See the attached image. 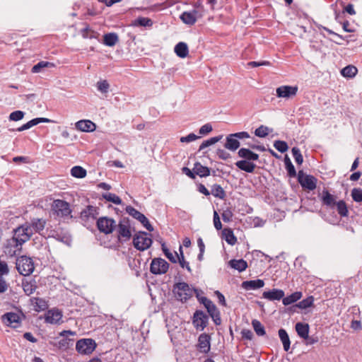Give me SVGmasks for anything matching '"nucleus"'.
I'll return each mask as SVG.
<instances>
[{
    "label": "nucleus",
    "mask_w": 362,
    "mask_h": 362,
    "mask_svg": "<svg viewBox=\"0 0 362 362\" xmlns=\"http://www.w3.org/2000/svg\"><path fill=\"white\" fill-rule=\"evenodd\" d=\"M52 237L67 245H69L71 242V235L67 232H64L62 230H54L53 232Z\"/></svg>",
    "instance_id": "nucleus-32"
},
{
    "label": "nucleus",
    "mask_w": 362,
    "mask_h": 362,
    "mask_svg": "<svg viewBox=\"0 0 362 362\" xmlns=\"http://www.w3.org/2000/svg\"><path fill=\"white\" fill-rule=\"evenodd\" d=\"M62 315L58 310H49L46 315L45 321L51 324H57L62 319Z\"/></svg>",
    "instance_id": "nucleus-34"
},
{
    "label": "nucleus",
    "mask_w": 362,
    "mask_h": 362,
    "mask_svg": "<svg viewBox=\"0 0 362 362\" xmlns=\"http://www.w3.org/2000/svg\"><path fill=\"white\" fill-rule=\"evenodd\" d=\"M278 334L279 339L283 344L284 351H288L290 349L291 341L287 332L284 329L281 328L279 330Z\"/></svg>",
    "instance_id": "nucleus-33"
},
{
    "label": "nucleus",
    "mask_w": 362,
    "mask_h": 362,
    "mask_svg": "<svg viewBox=\"0 0 362 362\" xmlns=\"http://www.w3.org/2000/svg\"><path fill=\"white\" fill-rule=\"evenodd\" d=\"M322 205H325L330 209H334L337 202L335 196L331 194L327 189H324L322 192L320 197Z\"/></svg>",
    "instance_id": "nucleus-21"
},
{
    "label": "nucleus",
    "mask_w": 362,
    "mask_h": 362,
    "mask_svg": "<svg viewBox=\"0 0 362 362\" xmlns=\"http://www.w3.org/2000/svg\"><path fill=\"white\" fill-rule=\"evenodd\" d=\"M222 137H223V136L220 135L218 136L211 137L206 141H204L202 143V144L199 146V151H202V150L204 149L205 148L217 143L218 141H219L221 139Z\"/></svg>",
    "instance_id": "nucleus-49"
},
{
    "label": "nucleus",
    "mask_w": 362,
    "mask_h": 362,
    "mask_svg": "<svg viewBox=\"0 0 362 362\" xmlns=\"http://www.w3.org/2000/svg\"><path fill=\"white\" fill-rule=\"evenodd\" d=\"M81 35L84 38H96L98 35V33L91 30L89 25H86L84 28L81 30Z\"/></svg>",
    "instance_id": "nucleus-48"
},
{
    "label": "nucleus",
    "mask_w": 362,
    "mask_h": 362,
    "mask_svg": "<svg viewBox=\"0 0 362 362\" xmlns=\"http://www.w3.org/2000/svg\"><path fill=\"white\" fill-rule=\"evenodd\" d=\"M95 341L92 339H82L78 340L76 344V351L82 354H90L95 349Z\"/></svg>",
    "instance_id": "nucleus-11"
},
{
    "label": "nucleus",
    "mask_w": 362,
    "mask_h": 362,
    "mask_svg": "<svg viewBox=\"0 0 362 362\" xmlns=\"http://www.w3.org/2000/svg\"><path fill=\"white\" fill-rule=\"evenodd\" d=\"M269 133V129L267 127L261 125L258 128H257L255 131V136L260 137V138H264L267 136H268Z\"/></svg>",
    "instance_id": "nucleus-51"
},
{
    "label": "nucleus",
    "mask_w": 362,
    "mask_h": 362,
    "mask_svg": "<svg viewBox=\"0 0 362 362\" xmlns=\"http://www.w3.org/2000/svg\"><path fill=\"white\" fill-rule=\"evenodd\" d=\"M76 127L82 132H92L95 131L96 125L90 120H80L76 123Z\"/></svg>",
    "instance_id": "nucleus-23"
},
{
    "label": "nucleus",
    "mask_w": 362,
    "mask_h": 362,
    "mask_svg": "<svg viewBox=\"0 0 362 362\" xmlns=\"http://www.w3.org/2000/svg\"><path fill=\"white\" fill-rule=\"evenodd\" d=\"M52 211L54 216L59 218H71L70 204L64 200L56 199L52 204Z\"/></svg>",
    "instance_id": "nucleus-3"
},
{
    "label": "nucleus",
    "mask_w": 362,
    "mask_h": 362,
    "mask_svg": "<svg viewBox=\"0 0 362 362\" xmlns=\"http://www.w3.org/2000/svg\"><path fill=\"white\" fill-rule=\"evenodd\" d=\"M313 302L314 298L313 296H310L306 298L305 299H303V300L300 301L298 303L291 306L290 308V310L293 312H296L297 308L306 309L308 308L311 307L313 305Z\"/></svg>",
    "instance_id": "nucleus-29"
},
{
    "label": "nucleus",
    "mask_w": 362,
    "mask_h": 362,
    "mask_svg": "<svg viewBox=\"0 0 362 362\" xmlns=\"http://www.w3.org/2000/svg\"><path fill=\"white\" fill-rule=\"evenodd\" d=\"M16 264L18 272L23 276L30 275L35 269L33 259L27 256L18 257Z\"/></svg>",
    "instance_id": "nucleus-5"
},
{
    "label": "nucleus",
    "mask_w": 362,
    "mask_h": 362,
    "mask_svg": "<svg viewBox=\"0 0 362 362\" xmlns=\"http://www.w3.org/2000/svg\"><path fill=\"white\" fill-rule=\"evenodd\" d=\"M24 115H25L24 112H23L21 110H16L14 112H12L9 115V119L11 121L17 122V121L22 119L23 118Z\"/></svg>",
    "instance_id": "nucleus-54"
},
{
    "label": "nucleus",
    "mask_w": 362,
    "mask_h": 362,
    "mask_svg": "<svg viewBox=\"0 0 362 362\" xmlns=\"http://www.w3.org/2000/svg\"><path fill=\"white\" fill-rule=\"evenodd\" d=\"M196 290L186 282H177L174 284L173 292L177 300L185 303L193 296Z\"/></svg>",
    "instance_id": "nucleus-2"
},
{
    "label": "nucleus",
    "mask_w": 362,
    "mask_h": 362,
    "mask_svg": "<svg viewBox=\"0 0 362 362\" xmlns=\"http://www.w3.org/2000/svg\"><path fill=\"white\" fill-rule=\"evenodd\" d=\"M209 317L202 310H197L193 315L192 323L199 330H203L208 325Z\"/></svg>",
    "instance_id": "nucleus-14"
},
{
    "label": "nucleus",
    "mask_w": 362,
    "mask_h": 362,
    "mask_svg": "<svg viewBox=\"0 0 362 362\" xmlns=\"http://www.w3.org/2000/svg\"><path fill=\"white\" fill-rule=\"evenodd\" d=\"M198 11L193 9L191 11H184L180 18L185 24L193 25L197 22V18L201 16V15L198 16Z\"/></svg>",
    "instance_id": "nucleus-19"
},
{
    "label": "nucleus",
    "mask_w": 362,
    "mask_h": 362,
    "mask_svg": "<svg viewBox=\"0 0 362 362\" xmlns=\"http://www.w3.org/2000/svg\"><path fill=\"white\" fill-rule=\"evenodd\" d=\"M298 86H281L276 88V96L278 98H290L296 95Z\"/></svg>",
    "instance_id": "nucleus-15"
},
{
    "label": "nucleus",
    "mask_w": 362,
    "mask_h": 362,
    "mask_svg": "<svg viewBox=\"0 0 362 362\" xmlns=\"http://www.w3.org/2000/svg\"><path fill=\"white\" fill-rule=\"evenodd\" d=\"M117 225L118 239L124 240H129L132 237V232L129 218H123Z\"/></svg>",
    "instance_id": "nucleus-9"
},
{
    "label": "nucleus",
    "mask_w": 362,
    "mask_h": 362,
    "mask_svg": "<svg viewBox=\"0 0 362 362\" xmlns=\"http://www.w3.org/2000/svg\"><path fill=\"white\" fill-rule=\"evenodd\" d=\"M32 232L30 228H28L26 224H24L14 229L12 238L18 240L23 245V243L30 240Z\"/></svg>",
    "instance_id": "nucleus-12"
},
{
    "label": "nucleus",
    "mask_w": 362,
    "mask_h": 362,
    "mask_svg": "<svg viewBox=\"0 0 362 362\" xmlns=\"http://www.w3.org/2000/svg\"><path fill=\"white\" fill-rule=\"evenodd\" d=\"M98 214V209L97 207L89 205L81 211L80 214V218L82 221L86 223L90 220L96 219Z\"/></svg>",
    "instance_id": "nucleus-16"
},
{
    "label": "nucleus",
    "mask_w": 362,
    "mask_h": 362,
    "mask_svg": "<svg viewBox=\"0 0 362 362\" xmlns=\"http://www.w3.org/2000/svg\"><path fill=\"white\" fill-rule=\"evenodd\" d=\"M357 72V68L353 65H348L341 70V74L345 78H353Z\"/></svg>",
    "instance_id": "nucleus-41"
},
{
    "label": "nucleus",
    "mask_w": 362,
    "mask_h": 362,
    "mask_svg": "<svg viewBox=\"0 0 362 362\" xmlns=\"http://www.w3.org/2000/svg\"><path fill=\"white\" fill-rule=\"evenodd\" d=\"M274 146L281 153L286 152L288 148L287 143L281 140L275 141L274 143Z\"/></svg>",
    "instance_id": "nucleus-53"
},
{
    "label": "nucleus",
    "mask_w": 362,
    "mask_h": 362,
    "mask_svg": "<svg viewBox=\"0 0 362 362\" xmlns=\"http://www.w3.org/2000/svg\"><path fill=\"white\" fill-rule=\"evenodd\" d=\"M264 286V282L262 279L245 281L242 284V287L245 290H255L262 288Z\"/></svg>",
    "instance_id": "nucleus-26"
},
{
    "label": "nucleus",
    "mask_w": 362,
    "mask_h": 362,
    "mask_svg": "<svg viewBox=\"0 0 362 362\" xmlns=\"http://www.w3.org/2000/svg\"><path fill=\"white\" fill-rule=\"evenodd\" d=\"M134 26L151 27L153 21L151 19L145 17H139L133 23Z\"/></svg>",
    "instance_id": "nucleus-44"
},
{
    "label": "nucleus",
    "mask_w": 362,
    "mask_h": 362,
    "mask_svg": "<svg viewBox=\"0 0 362 362\" xmlns=\"http://www.w3.org/2000/svg\"><path fill=\"white\" fill-rule=\"evenodd\" d=\"M49 122H50V119H49L47 118H44V117L35 118V119H33L30 121L28 122L27 123L24 124L21 127H18L16 130L18 132H22V131L31 128L32 127L35 126L40 123H42V122L47 123Z\"/></svg>",
    "instance_id": "nucleus-25"
},
{
    "label": "nucleus",
    "mask_w": 362,
    "mask_h": 362,
    "mask_svg": "<svg viewBox=\"0 0 362 362\" xmlns=\"http://www.w3.org/2000/svg\"><path fill=\"white\" fill-rule=\"evenodd\" d=\"M35 300V307L37 310H44L46 309L47 304L45 300L40 298H36Z\"/></svg>",
    "instance_id": "nucleus-60"
},
{
    "label": "nucleus",
    "mask_w": 362,
    "mask_h": 362,
    "mask_svg": "<svg viewBox=\"0 0 362 362\" xmlns=\"http://www.w3.org/2000/svg\"><path fill=\"white\" fill-rule=\"evenodd\" d=\"M28 228H30L32 235L34 233H40L44 230L46 225V220L43 218H34L31 219L30 223H26Z\"/></svg>",
    "instance_id": "nucleus-20"
},
{
    "label": "nucleus",
    "mask_w": 362,
    "mask_h": 362,
    "mask_svg": "<svg viewBox=\"0 0 362 362\" xmlns=\"http://www.w3.org/2000/svg\"><path fill=\"white\" fill-rule=\"evenodd\" d=\"M8 272L9 269L7 263L0 260V276L6 275Z\"/></svg>",
    "instance_id": "nucleus-62"
},
{
    "label": "nucleus",
    "mask_w": 362,
    "mask_h": 362,
    "mask_svg": "<svg viewBox=\"0 0 362 362\" xmlns=\"http://www.w3.org/2000/svg\"><path fill=\"white\" fill-rule=\"evenodd\" d=\"M54 66H55L54 64H53L52 62L41 61L33 66L32 72L33 73H40V72L42 71V70L44 69L53 68Z\"/></svg>",
    "instance_id": "nucleus-40"
},
{
    "label": "nucleus",
    "mask_w": 362,
    "mask_h": 362,
    "mask_svg": "<svg viewBox=\"0 0 362 362\" xmlns=\"http://www.w3.org/2000/svg\"><path fill=\"white\" fill-rule=\"evenodd\" d=\"M22 285L24 292L28 296L33 293L37 288L36 281L35 280L23 281Z\"/></svg>",
    "instance_id": "nucleus-39"
},
{
    "label": "nucleus",
    "mask_w": 362,
    "mask_h": 362,
    "mask_svg": "<svg viewBox=\"0 0 362 362\" xmlns=\"http://www.w3.org/2000/svg\"><path fill=\"white\" fill-rule=\"evenodd\" d=\"M117 226L116 221L112 218L108 216L100 217L96 222L98 230L105 235L112 233L117 228Z\"/></svg>",
    "instance_id": "nucleus-4"
},
{
    "label": "nucleus",
    "mask_w": 362,
    "mask_h": 362,
    "mask_svg": "<svg viewBox=\"0 0 362 362\" xmlns=\"http://www.w3.org/2000/svg\"><path fill=\"white\" fill-rule=\"evenodd\" d=\"M262 296L269 300H280L283 299L284 292L283 290L274 288L268 291H264Z\"/></svg>",
    "instance_id": "nucleus-24"
},
{
    "label": "nucleus",
    "mask_w": 362,
    "mask_h": 362,
    "mask_svg": "<svg viewBox=\"0 0 362 362\" xmlns=\"http://www.w3.org/2000/svg\"><path fill=\"white\" fill-rule=\"evenodd\" d=\"M238 155L243 160L237 161L235 163L236 167L246 173H253L257 167L253 161L259 160V155L246 148H240Z\"/></svg>",
    "instance_id": "nucleus-1"
},
{
    "label": "nucleus",
    "mask_w": 362,
    "mask_h": 362,
    "mask_svg": "<svg viewBox=\"0 0 362 362\" xmlns=\"http://www.w3.org/2000/svg\"><path fill=\"white\" fill-rule=\"evenodd\" d=\"M174 50L176 54L181 58L186 57L189 53L187 45L182 42L177 43Z\"/></svg>",
    "instance_id": "nucleus-35"
},
{
    "label": "nucleus",
    "mask_w": 362,
    "mask_h": 362,
    "mask_svg": "<svg viewBox=\"0 0 362 362\" xmlns=\"http://www.w3.org/2000/svg\"><path fill=\"white\" fill-rule=\"evenodd\" d=\"M296 331L301 339L308 338L310 327L307 323L297 322L295 325Z\"/></svg>",
    "instance_id": "nucleus-28"
},
{
    "label": "nucleus",
    "mask_w": 362,
    "mask_h": 362,
    "mask_svg": "<svg viewBox=\"0 0 362 362\" xmlns=\"http://www.w3.org/2000/svg\"><path fill=\"white\" fill-rule=\"evenodd\" d=\"M233 214L230 209H226L221 214L222 219L224 222H230L232 220Z\"/></svg>",
    "instance_id": "nucleus-57"
},
{
    "label": "nucleus",
    "mask_w": 362,
    "mask_h": 362,
    "mask_svg": "<svg viewBox=\"0 0 362 362\" xmlns=\"http://www.w3.org/2000/svg\"><path fill=\"white\" fill-rule=\"evenodd\" d=\"M97 88L101 93H106L108 92L110 85L106 80L100 81L97 83Z\"/></svg>",
    "instance_id": "nucleus-56"
},
{
    "label": "nucleus",
    "mask_w": 362,
    "mask_h": 362,
    "mask_svg": "<svg viewBox=\"0 0 362 362\" xmlns=\"http://www.w3.org/2000/svg\"><path fill=\"white\" fill-rule=\"evenodd\" d=\"M351 197L354 201L356 202H362V189L359 188H354L351 190Z\"/></svg>",
    "instance_id": "nucleus-55"
},
{
    "label": "nucleus",
    "mask_w": 362,
    "mask_h": 362,
    "mask_svg": "<svg viewBox=\"0 0 362 362\" xmlns=\"http://www.w3.org/2000/svg\"><path fill=\"white\" fill-rule=\"evenodd\" d=\"M338 214L341 217H346L349 215V210L346 202L344 200H339L335 204Z\"/></svg>",
    "instance_id": "nucleus-42"
},
{
    "label": "nucleus",
    "mask_w": 362,
    "mask_h": 362,
    "mask_svg": "<svg viewBox=\"0 0 362 362\" xmlns=\"http://www.w3.org/2000/svg\"><path fill=\"white\" fill-rule=\"evenodd\" d=\"M2 321L7 326L13 328L18 327L21 325V317L18 314L15 313H7L2 315Z\"/></svg>",
    "instance_id": "nucleus-17"
},
{
    "label": "nucleus",
    "mask_w": 362,
    "mask_h": 362,
    "mask_svg": "<svg viewBox=\"0 0 362 362\" xmlns=\"http://www.w3.org/2000/svg\"><path fill=\"white\" fill-rule=\"evenodd\" d=\"M211 194L215 197L219 198L221 199H224L226 195V192L224 191L223 187L217 184H215L212 186Z\"/></svg>",
    "instance_id": "nucleus-43"
},
{
    "label": "nucleus",
    "mask_w": 362,
    "mask_h": 362,
    "mask_svg": "<svg viewBox=\"0 0 362 362\" xmlns=\"http://www.w3.org/2000/svg\"><path fill=\"white\" fill-rule=\"evenodd\" d=\"M301 297L302 293L300 291H296L286 297H283L282 303L284 305H288L293 303H296V301L300 300Z\"/></svg>",
    "instance_id": "nucleus-36"
},
{
    "label": "nucleus",
    "mask_w": 362,
    "mask_h": 362,
    "mask_svg": "<svg viewBox=\"0 0 362 362\" xmlns=\"http://www.w3.org/2000/svg\"><path fill=\"white\" fill-rule=\"evenodd\" d=\"M298 182L304 189L313 191L317 187V179L313 175L305 173L303 170H299Z\"/></svg>",
    "instance_id": "nucleus-6"
},
{
    "label": "nucleus",
    "mask_w": 362,
    "mask_h": 362,
    "mask_svg": "<svg viewBox=\"0 0 362 362\" xmlns=\"http://www.w3.org/2000/svg\"><path fill=\"white\" fill-rule=\"evenodd\" d=\"M226 241L230 245H234L237 243V238L235 236L230 228H224L222 231Z\"/></svg>",
    "instance_id": "nucleus-38"
},
{
    "label": "nucleus",
    "mask_w": 362,
    "mask_h": 362,
    "mask_svg": "<svg viewBox=\"0 0 362 362\" xmlns=\"http://www.w3.org/2000/svg\"><path fill=\"white\" fill-rule=\"evenodd\" d=\"M214 224L216 230H221L222 228V224L220 221L218 213L215 211L214 213Z\"/></svg>",
    "instance_id": "nucleus-63"
},
{
    "label": "nucleus",
    "mask_w": 362,
    "mask_h": 362,
    "mask_svg": "<svg viewBox=\"0 0 362 362\" xmlns=\"http://www.w3.org/2000/svg\"><path fill=\"white\" fill-rule=\"evenodd\" d=\"M240 141L230 134L226 136L224 147L230 151H235L240 147Z\"/></svg>",
    "instance_id": "nucleus-27"
},
{
    "label": "nucleus",
    "mask_w": 362,
    "mask_h": 362,
    "mask_svg": "<svg viewBox=\"0 0 362 362\" xmlns=\"http://www.w3.org/2000/svg\"><path fill=\"white\" fill-rule=\"evenodd\" d=\"M193 171L201 177H207L211 174L210 169L208 167L202 165L199 162L194 163Z\"/></svg>",
    "instance_id": "nucleus-30"
},
{
    "label": "nucleus",
    "mask_w": 362,
    "mask_h": 362,
    "mask_svg": "<svg viewBox=\"0 0 362 362\" xmlns=\"http://www.w3.org/2000/svg\"><path fill=\"white\" fill-rule=\"evenodd\" d=\"M198 138H199L198 136H197L194 133H191V134H188L186 136H182L180 138V141L182 143H185V142L188 143V142H191V141H195Z\"/></svg>",
    "instance_id": "nucleus-59"
},
{
    "label": "nucleus",
    "mask_w": 362,
    "mask_h": 362,
    "mask_svg": "<svg viewBox=\"0 0 362 362\" xmlns=\"http://www.w3.org/2000/svg\"><path fill=\"white\" fill-rule=\"evenodd\" d=\"M125 210L129 215L132 216L133 218L140 221L141 223H142V225L148 231L151 232L153 230V227L149 223L148 219L143 214L137 211L132 206H127Z\"/></svg>",
    "instance_id": "nucleus-13"
},
{
    "label": "nucleus",
    "mask_w": 362,
    "mask_h": 362,
    "mask_svg": "<svg viewBox=\"0 0 362 362\" xmlns=\"http://www.w3.org/2000/svg\"><path fill=\"white\" fill-rule=\"evenodd\" d=\"M22 250V245L16 239L11 238L6 240L3 247V250L5 255L8 257H15Z\"/></svg>",
    "instance_id": "nucleus-10"
},
{
    "label": "nucleus",
    "mask_w": 362,
    "mask_h": 362,
    "mask_svg": "<svg viewBox=\"0 0 362 362\" xmlns=\"http://www.w3.org/2000/svg\"><path fill=\"white\" fill-rule=\"evenodd\" d=\"M75 333L70 330H64L60 333L62 339L59 341V347L61 349L66 350L74 344V339L69 338V335L74 336Z\"/></svg>",
    "instance_id": "nucleus-18"
},
{
    "label": "nucleus",
    "mask_w": 362,
    "mask_h": 362,
    "mask_svg": "<svg viewBox=\"0 0 362 362\" xmlns=\"http://www.w3.org/2000/svg\"><path fill=\"white\" fill-rule=\"evenodd\" d=\"M252 325L257 335L264 336L266 334L265 329L259 320H253L252 321Z\"/></svg>",
    "instance_id": "nucleus-47"
},
{
    "label": "nucleus",
    "mask_w": 362,
    "mask_h": 362,
    "mask_svg": "<svg viewBox=\"0 0 362 362\" xmlns=\"http://www.w3.org/2000/svg\"><path fill=\"white\" fill-rule=\"evenodd\" d=\"M216 154L219 158L224 160L228 159L230 157V155L229 153H228L225 150L221 149V148L217 149Z\"/></svg>",
    "instance_id": "nucleus-61"
},
{
    "label": "nucleus",
    "mask_w": 362,
    "mask_h": 362,
    "mask_svg": "<svg viewBox=\"0 0 362 362\" xmlns=\"http://www.w3.org/2000/svg\"><path fill=\"white\" fill-rule=\"evenodd\" d=\"M169 263L161 257H156L151 260L150 272L155 275H162L168 272Z\"/></svg>",
    "instance_id": "nucleus-8"
},
{
    "label": "nucleus",
    "mask_w": 362,
    "mask_h": 362,
    "mask_svg": "<svg viewBox=\"0 0 362 362\" xmlns=\"http://www.w3.org/2000/svg\"><path fill=\"white\" fill-rule=\"evenodd\" d=\"M212 129V126L210 124H206L199 129V132L200 134L204 135L210 133Z\"/></svg>",
    "instance_id": "nucleus-64"
},
{
    "label": "nucleus",
    "mask_w": 362,
    "mask_h": 362,
    "mask_svg": "<svg viewBox=\"0 0 362 362\" xmlns=\"http://www.w3.org/2000/svg\"><path fill=\"white\" fill-rule=\"evenodd\" d=\"M198 347L201 352L208 353L210 350V337L206 334H202L198 339Z\"/></svg>",
    "instance_id": "nucleus-22"
},
{
    "label": "nucleus",
    "mask_w": 362,
    "mask_h": 362,
    "mask_svg": "<svg viewBox=\"0 0 362 362\" xmlns=\"http://www.w3.org/2000/svg\"><path fill=\"white\" fill-rule=\"evenodd\" d=\"M162 250L165 257L173 263H177L178 259V254L176 252L174 253L171 252L165 245V243L162 244Z\"/></svg>",
    "instance_id": "nucleus-45"
},
{
    "label": "nucleus",
    "mask_w": 362,
    "mask_h": 362,
    "mask_svg": "<svg viewBox=\"0 0 362 362\" xmlns=\"http://www.w3.org/2000/svg\"><path fill=\"white\" fill-rule=\"evenodd\" d=\"M177 262L182 268H185L189 272H192L188 262L185 261L184 256L180 257L178 255Z\"/></svg>",
    "instance_id": "nucleus-58"
},
{
    "label": "nucleus",
    "mask_w": 362,
    "mask_h": 362,
    "mask_svg": "<svg viewBox=\"0 0 362 362\" xmlns=\"http://www.w3.org/2000/svg\"><path fill=\"white\" fill-rule=\"evenodd\" d=\"M291 152H292V154L295 159L296 163L298 165H301L303 161V158L300 153V149L298 147H293L291 149Z\"/></svg>",
    "instance_id": "nucleus-52"
},
{
    "label": "nucleus",
    "mask_w": 362,
    "mask_h": 362,
    "mask_svg": "<svg viewBox=\"0 0 362 362\" xmlns=\"http://www.w3.org/2000/svg\"><path fill=\"white\" fill-rule=\"evenodd\" d=\"M228 264L231 268L240 272L245 271L247 267V262L243 259H231L229 261Z\"/></svg>",
    "instance_id": "nucleus-31"
},
{
    "label": "nucleus",
    "mask_w": 362,
    "mask_h": 362,
    "mask_svg": "<svg viewBox=\"0 0 362 362\" xmlns=\"http://www.w3.org/2000/svg\"><path fill=\"white\" fill-rule=\"evenodd\" d=\"M103 197L108 202H112L115 204H121L122 199L117 196L115 194L112 193H105L103 194Z\"/></svg>",
    "instance_id": "nucleus-50"
},
{
    "label": "nucleus",
    "mask_w": 362,
    "mask_h": 362,
    "mask_svg": "<svg viewBox=\"0 0 362 362\" xmlns=\"http://www.w3.org/2000/svg\"><path fill=\"white\" fill-rule=\"evenodd\" d=\"M118 40V35L115 33H110L103 36V42L107 46H114Z\"/></svg>",
    "instance_id": "nucleus-37"
},
{
    "label": "nucleus",
    "mask_w": 362,
    "mask_h": 362,
    "mask_svg": "<svg viewBox=\"0 0 362 362\" xmlns=\"http://www.w3.org/2000/svg\"><path fill=\"white\" fill-rule=\"evenodd\" d=\"M151 235L146 232H139L133 239L134 246L139 250L144 251L151 247L152 240Z\"/></svg>",
    "instance_id": "nucleus-7"
},
{
    "label": "nucleus",
    "mask_w": 362,
    "mask_h": 362,
    "mask_svg": "<svg viewBox=\"0 0 362 362\" xmlns=\"http://www.w3.org/2000/svg\"><path fill=\"white\" fill-rule=\"evenodd\" d=\"M71 174L74 177L83 178L86 175V170L83 168L77 165L71 168Z\"/></svg>",
    "instance_id": "nucleus-46"
}]
</instances>
